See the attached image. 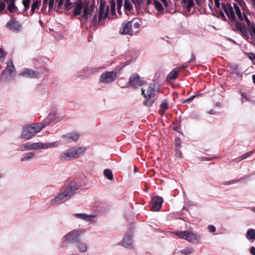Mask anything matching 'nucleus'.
Wrapping results in <instances>:
<instances>
[{
  "label": "nucleus",
  "instance_id": "obj_1",
  "mask_svg": "<svg viewBox=\"0 0 255 255\" xmlns=\"http://www.w3.org/2000/svg\"><path fill=\"white\" fill-rule=\"evenodd\" d=\"M78 187L77 183L74 181L64 186L52 200V203L59 205L65 202L71 198Z\"/></svg>",
  "mask_w": 255,
  "mask_h": 255
},
{
  "label": "nucleus",
  "instance_id": "obj_2",
  "mask_svg": "<svg viewBox=\"0 0 255 255\" xmlns=\"http://www.w3.org/2000/svg\"><path fill=\"white\" fill-rule=\"evenodd\" d=\"M86 149L84 147H71L62 152L60 156V158L62 161H69L83 155Z\"/></svg>",
  "mask_w": 255,
  "mask_h": 255
},
{
  "label": "nucleus",
  "instance_id": "obj_3",
  "mask_svg": "<svg viewBox=\"0 0 255 255\" xmlns=\"http://www.w3.org/2000/svg\"><path fill=\"white\" fill-rule=\"evenodd\" d=\"M175 234L179 238L186 240L192 243H198L201 239L199 235L194 234L188 231L177 232Z\"/></svg>",
  "mask_w": 255,
  "mask_h": 255
},
{
  "label": "nucleus",
  "instance_id": "obj_4",
  "mask_svg": "<svg viewBox=\"0 0 255 255\" xmlns=\"http://www.w3.org/2000/svg\"><path fill=\"white\" fill-rule=\"evenodd\" d=\"M156 99L155 94V85L153 83L149 84L146 92L145 100L144 104L146 106H151Z\"/></svg>",
  "mask_w": 255,
  "mask_h": 255
},
{
  "label": "nucleus",
  "instance_id": "obj_5",
  "mask_svg": "<svg viewBox=\"0 0 255 255\" xmlns=\"http://www.w3.org/2000/svg\"><path fill=\"white\" fill-rule=\"evenodd\" d=\"M15 72V67L12 62H9L6 68L2 72L1 74V80L3 82H7L8 80V77H13L14 76Z\"/></svg>",
  "mask_w": 255,
  "mask_h": 255
},
{
  "label": "nucleus",
  "instance_id": "obj_6",
  "mask_svg": "<svg viewBox=\"0 0 255 255\" xmlns=\"http://www.w3.org/2000/svg\"><path fill=\"white\" fill-rule=\"evenodd\" d=\"M221 5L223 11L226 13L229 19L231 21H235L236 16L234 10V7L231 5L230 2H221Z\"/></svg>",
  "mask_w": 255,
  "mask_h": 255
},
{
  "label": "nucleus",
  "instance_id": "obj_7",
  "mask_svg": "<svg viewBox=\"0 0 255 255\" xmlns=\"http://www.w3.org/2000/svg\"><path fill=\"white\" fill-rule=\"evenodd\" d=\"M117 73L115 71H106L100 76L99 81L102 83H109L112 82L116 79Z\"/></svg>",
  "mask_w": 255,
  "mask_h": 255
},
{
  "label": "nucleus",
  "instance_id": "obj_8",
  "mask_svg": "<svg viewBox=\"0 0 255 255\" xmlns=\"http://www.w3.org/2000/svg\"><path fill=\"white\" fill-rule=\"evenodd\" d=\"M129 85L137 88L145 84V82L141 79L139 75L137 73H133L130 75L128 82Z\"/></svg>",
  "mask_w": 255,
  "mask_h": 255
},
{
  "label": "nucleus",
  "instance_id": "obj_9",
  "mask_svg": "<svg viewBox=\"0 0 255 255\" xmlns=\"http://www.w3.org/2000/svg\"><path fill=\"white\" fill-rule=\"evenodd\" d=\"M82 234L79 230H74L65 236V238L66 241L70 242L78 243L80 241V237Z\"/></svg>",
  "mask_w": 255,
  "mask_h": 255
},
{
  "label": "nucleus",
  "instance_id": "obj_10",
  "mask_svg": "<svg viewBox=\"0 0 255 255\" xmlns=\"http://www.w3.org/2000/svg\"><path fill=\"white\" fill-rule=\"evenodd\" d=\"M6 27L13 32H18L21 28V24L15 18H11L6 23Z\"/></svg>",
  "mask_w": 255,
  "mask_h": 255
},
{
  "label": "nucleus",
  "instance_id": "obj_11",
  "mask_svg": "<svg viewBox=\"0 0 255 255\" xmlns=\"http://www.w3.org/2000/svg\"><path fill=\"white\" fill-rule=\"evenodd\" d=\"M35 134V130H34V128H32V126H26L23 129L21 134V138H24L25 139H29Z\"/></svg>",
  "mask_w": 255,
  "mask_h": 255
},
{
  "label": "nucleus",
  "instance_id": "obj_12",
  "mask_svg": "<svg viewBox=\"0 0 255 255\" xmlns=\"http://www.w3.org/2000/svg\"><path fill=\"white\" fill-rule=\"evenodd\" d=\"M132 23L133 21H129L123 23L120 30V33L122 34L132 35Z\"/></svg>",
  "mask_w": 255,
  "mask_h": 255
},
{
  "label": "nucleus",
  "instance_id": "obj_13",
  "mask_svg": "<svg viewBox=\"0 0 255 255\" xmlns=\"http://www.w3.org/2000/svg\"><path fill=\"white\" fill-rule=\"evenodd\" d=\"M163 202V198L160 196H155L152 199L151 210L159 211Z\"/></svg>",
  "mask_w": 255,
  "mask_h": 255
},
{
  "label": "nucleus",
  "instance_id": "obj_14",
  "mask_svg": "<svg viewBox=\"0 0 255 255\" xmlns=\"http://www.w3.org/2000/svg\"><path fill=\"white\" fill-rule=\"evenodd\" d=\"M19 75L31 78H39L40 76V74L38 72L30 69H24Z\"/></svg>",
  "mask_w": 255,
  "mask_h": 255
},
{
  "label": "nucleus",
  "instance_id": "obj_15",
  "mask_svg": "<svg viewBox=\"0 0 255 255\" xmlns=\"http://www.w3.org/2000/svg\"><path fill=\"white\" fill-rule=\"evenodd\" d=\"M109 7L107 6L106 8L105 5L101 3L99 6L98 20L101 21L103 19L107 18L109 15Z\"/></svg>",
  "mask_w": 255,
  "mask_h": 255
},
{
  "label": "nucleus",
  "instance_id": "obj_16",
  "mask_svg": "<svg viewBox=\"0 0 255 255\" xmlns=\"http://www.w3.org/2000/svg\"><path fill=\"white\" fill-rule=\"evenodd\" d=\"M63 138L68 142H72L78 140L80 137V134L78 132H71L62 136Z\"/></svg>",
  "mask_w": 255,
  "mask_h": 255
},
{
  "label": "nucleus",
  "instance_id": "obj_17",
  "mask_svg": "<svg viewBox=\"0 0 255 255\" xmlns=\"http://www.w3.org/2000/svg\"><path fill=\"white\" fill-rule=\"evenodd\" d=\"M84 7L83 2L82 0H78L75 3L74 11L73 15L75 16L80 15L82 12V9Z\"/></svg>",
  "mask_w": 255,
  "mask_h": 255
},
{
  "label": "nucleus",
  "instance_id": "obj_18",
  "mask_svg": "<svg viewBox=\"0 0 255 255\" xmlns=\"http://www.w3.org/2000/svg\"><path fill=\"white\" fill-rule=\"evenodd\" d=\"M180 68H175L174 69H173L167 76V81H172L176 79L177 77L178 73L180 71Z\"/></svg>",
  "mask_w": 255,
  "mask_h": 255
},
{
  "label": "nucleus",
  "instance_id": "obj_19",
  "mask_svg": "<svg viewBox=\"0 0 255 255\" xmlns=\"http://www.w3.org/2000/svg\"><path fill=\"white\" fill-rule=\"evenodd\" d=\"M122 245L124 247L126 248H132L133 245L131 237L130 236H128L127 237H125L123 240Z\"/></svg>",
  "mask_w": 255,
  "mask_h": 255
},
{
  "label": "nucleus",
  "instance_id": "obj_20",
  "mask_svg": "<svg viewBox=\"0 0 255 255\" xmlns=\"http://www.w3.org/2000/svg\"><path fill=\"white\" fill-rule=\"evenodd\" d=\"M75 216L77 218L81 219L86 221H91L95 217V216L89 215L83 213L75 214Z\"/></svg>",
  "mask_w": 255,
  "mask_h": 255
},
{
  "label": "nucleus",
  "instance_id": "obj_21",
  "mask_svg": "<svg viewBox=\"0 0 255 255\" xmlns=\"http://www.w3.org/2000/svg\"><path fill=\"white\" fill-rule=\"evenodd\" d=\"M233 7L235 9V11L238 18L241 20L243 21L244 20V13L245 12H243L242 13L241 9L239 7V6L238 5V4L236 3H233Z\"/></svg>",
  "mask_w": 255,
  "mask_h": 255
},
{
  "label": "nucleus",
  "instance_id": "obj_22",
  "mask_svg": "<svg viewBox=\"0 0 255 255\" xmlns=\"http://www.w3.org/2000/svg\"><path fill=\"white\" fill-rule=\"evenodd\" d=\"M93 7L91 5L90 9L89 8L88 5H86L84 7L83 13L82 14V17L86 21L88 19V15L91 14V11L93 10Z\"/></svg>",
  "mask_w": 255,
  "mask_h": 255
},
{
  "label": "nucleus",
  "instance_id": "obj_23",
  "mask_svg": "<svg viewBox=\"0 0 255 255\" xmlns=\"http://www.w3.org/2000/svg\"><path fill=\"white\" fill-rule=\"evenodd\" d=\"M41 0H34L32 5L31 8L30 10V15H33L36 9H38L40 5Z\"/></svg>",
  "mask_w": 255,
  "mask_h": 255
},
{
  "label": "nucleus",
  "instance_id": "obj_24",
  "mask_svg": "<svg viewBox=\"0 0 255 255\" xmlns=\"http://www.w3.org/2000/svg\"><path fill=\"white\" fill-rule=\"evenodd\" d=\"M15 2H12L8 4L7 9L11 13L16 12L18 11V8L15 5Z\"/></svg>",
  "mask_w": 255,
  "mask_h": 255
},
{
  "label": "nucleus",
  "instance_id": "obj_25",
  "mask_svg": "<svg viewBox=\"0 0 255 255\" xmlns=\"http://www.w3.org/2000/svg\"><path fill=\"white\" fill-rule=\"evenodd\" d=\"M246 238L249 240H255V230L249 229L246 234Z\"/></svg>",
  "mask_w": 255,
  "mask_h": 255
},
{
  "label": "nucleus",
  "instance_id": "obj_26",
  "mask_svg": "<svg viewBox=\"0 0 255 255\" xmlns=\"http://www.w3.org/2000/svg\"><path fill=\"white\" fill-rule=\"evenodd\" d=\"M46 126V124L43 123H37L35 125H33L32 126V128H34V130H35L36 133L39 132L41 129Z\"/></svg>",
  "mask_w": 255,
  "mask_h": 255
},
{
  "label": "nucleus",
  "instance_id": "obj_27",
  "mask_svg": "<svg viewBox=\"0 0 255 255\" xmlns=\"http://www.w3.org/2000/svg\"><path fill=\"white\" fill-rule=\"evenodd\" d=\"M154 4L155 8L159 11L162 14L164 13V9L162 6L161 3L156 0H154Z\"/></svg>",
  "mask_w": 255,
  "mask_h": 255
},
{
  "label": "nucleus",
  "instance_id": "obj_28",
  "mask_svg": "<svg viewBox=\"0 0 255 255\" xmlns=\"http://www.w3.org/2000/svg\"><path fill=\"white\" fill-rule=\"evenodd\" d=\"M57 119L56 115L54 114H49L47 118L45 119L44 123H48V125L50 123L54 122Z\"/></svg>",
  "mask_w": 255,
  "mask_h": 255
},
{
  "label": "nucleus",
  "instance_id": "obj_29",
  "mask_svg": "<svg viewBox=\"0 0 255 255\" xmlns=\"http://www.w3.org/2000/svg\"><path fill=\"white\" fill-rule=\"evenodd\" d=\"M31 0H22V4L24 6V11H27L30 7Z\"/></svg>",
  "mask_w": 255,
  "mask_h": 255
},
{
  "label": "nucleus",
  "instance_id": "obj_30",
  "mask_svg": "<svg viewBox=\"0 0 255 255\" xmlns=\"http://www.w3.org/2000/svg\"><path fill=\"white\" fill-rule=\"evenodd\" d=\"M104 174L105 176H106L108 179L110 180L113 179V175L112 171L109 169H106L104 171Z\"/></svg>",
  "mask_w": 255,
  "mask_h": 255
},
{
  "label": "nucleus",
  "instance_id": "obj_31",
  "mask_svg": "<svg viewBox=\"0 0 255 255\" xmlns=\"http://www.w3.org/2000/svg\"><path fill=\"white\" fill-rule=\"evenodd\" d=\"M33 153L32 152H29L27 153H26L23 156L22 158L21 159V161H24L25 160H29L32 158L33 156Z\"/></svg>",
  "mask_w": 255,
  "mask_h": 255
},
{
  "label": "nucleus",
  "instance_id": "obj_32",
  "mask_svg": "<svg viewBox=\"0 0 255 255\" xmlns=\"http://www.w3.org/2000/svg\"><path fill=\"white\" fill-rule=\"evenodd\" d=\"M254 152H255L254 150L250 151L249 152H248L243 154L242 156L238 157V159H239V161H240L244 159H246V158L250 157Z\"/></svg>",
  "mask_w": 255,
  "mask_h": 255
},
{
  "label": "nucleus",
  "instance_id": "obj_33",
  "mask_svg": "<svg viewBox=\"0 0 255 255\" xmlns=\"http://www.w3.org/2000/svg\"><path fill=\"white\" fill-rule=\"evenodd\" d=\"M160 108L163 111V112L168 109V101L167 100L162 101L161 105Z\"/></svg>",
  "mask_w": 255,
  "mask_h": 255
},
{
  "label": "nucleus",
  "instance_id": "obj_34",
  "mask_svg": "<svg viewBox=\"0 0 255 255\" xmlns=\"http://www.w3.org/2000/svg\"><path fill=\"white\" fill-rule=\"evenodd\" d=\"M78 249L81 252H85L87 250V245L85 243H81L78 246Z\"/></svg>",
  "mask_w": 255,
  "mask_h": 255
},
{
  "label": "nucleus",
  "instance_id": "obj_35",
  "mask_svg": "<svg viewBox=\"0 0 255 255\" xmlns=\"http://www.w3.org/2000/svg\"><path fill=\"white\" fill-rule=\"evenodd\" d=\"M125 8L128 10H130L132 9V6L128 0H125L124 2Z\"/></svg>",
  "mask_w": 255,
  "mask_h": 255
},
{
  "label": "nucleus",
  "instance_id": "obj_36",
  "mask_svg": "<svg viewBox=\"0 0 255 255\" xmlns=\"http://www.w3.org/2000/svg\"><path fill=\"white\" fill-rule=\"evenodd\" d=\"M234 21L235 23V27L236 29L240 32V33L241 32H243V31L245 30L241 26L240 22L237 20V19Z\"/></svg>",
  "mask_w": 255,
  "mask_h": 255
},
{
  "label": "nucleus",
  "instance_id": "obj_37",
  "mask_svg": "<svg viewBox=\"0 0 255 255\" xmlns=\"http://www.w3.org/2000/svg\"><path fill=\"white\" fill-rule=\"evenodd\" d=\"M241 180V179H237V180H231L230 181H224L222 184L224 185H228L230 184H232L234 183H236L238 182H239Z\"/></svg>",
  "mask_w": 255,
  "mask_h": 255
},
{
  "label": "nucleus",
  "instance_id": "obj_38",
  "mask_svg": "<svg viewBox=\"0 0 255 255\" xmlns=\"http://www.w3.org/2000/svg\"><path fill=\"white\" fill-rule=\"evenodd\" d=\"M31 144L32 143H30L29 142L26 143L25 144H24L22 146H21L19 150H24L25 149H31Z\"/></svg>",
  "mask_w": 255,
  "mask_h": 255
},
{
  "label": "nucleus",
  "instance_id": "obj_39",
  "mask_svg": "<svg viewBox=\"0 0 255 255\" xmlns=\"http://www.w3.org/2000/svg\"><path fill=\"white\" fill-rule=\"evenodd\" d=\"M244 20H245L246 22L247 25L248 26L250 27V28L252 27V25H253V23H252L249 20V19L248 18V16L246 13H244Z\"/></svg>",
  "mask_w": 255,
  "mask_h": 255
},
{
  "label": "nucleus",
  "instance_id": "obj_40",
  "mask_svg": "<svg viewBox=\"0 0 255 255\" xmlns=\"http://www.w3.org/2000/svg\"><path fill=\"white\" fill-rule=\"evenodd\" d=\"M241 96L243 99H245L246 101H251V97L249 96L246 93H241Z\"/></svg>",
  "mask_w": 255,
  "mask_h": 255
},
{
  "label": "nucleus",
  "instance_id": "obj_41",
  "mask_svg": "<svg viewBox=\"0 0 255 255\" xmlns=\"http://www.w3.org/2000/svg\"><path fill=\"white\" fill-rule=\"evenodd\" d=\"M219 14L221 19L223 21H227L226 17L224 13V11L222 10H219Z\"/></svg>",
  "mask_w": 255,
  "mask_h": 255
},
{
  "label": "nucleus",
  "instance_id": "obj_42",
  "mask_svg": "<svg viewBox=\"0 0 255 255\" xmlns=\"http://www.w3.org/2000/svg\"><path fill=\"white\" fill-rule=\"evenodd\" d=\"M72 2H70V0H65L64 6L67 10H69L71 8V5Z\"/></svg>",
  "mask_w": 255,
  "mask_h": 255
},
{
  "label": "nucleus",
  "instance_id": "obj_43",
  "mask_svg": "<svg viewBox=\"0 0 255 255\" xmlns=\"http://www.w3.org/2000/svg\"><path fill=\"white\" fill-rule=\"evenodd\" d=\"M194 5V2L193 0H188L187 5V9L189 10L192 7H193Z\"/></svg>",
  "mask_w": 255,
  "mask_h": 255
},
{
  "label": "nucleus",
  "instance_id": "obj_44",
  "mask_svg": "<svg viewBox=\"0 0 255 255\" xmlns=\"http://www.w3.org/2000/svg\"><path fill=\"white\" fill-rule=\"evenodd\" d=\"M197 96V95H194L190 97V98L184 100L182 102V103H190L193 99H194Z\"/></svg>",
  "mask_w": 255,
  "mask_h": 255
},
{
  "label": "nucleus",
  "instance_id": "obj_45",
  "mask_svg": "<svg viewBox=\"0 0 255 255\" xmlns=\"http://www.w3.org/2000/svg\"><path fill=\"white\" fill-rule=\"evenodd\" d=\"M175 156L179 157L180 158H181L182 152L179 150V148L175 147Z\"/></svg>",
  "mask_w": 255,
  "mask_h": 255
},
{
  "label": "nucleus",
  "instance_id": "obj_46",
  "mask_svg": "<svg viewBox=\"0 0 255 255\" xmlns=\"http://www.w3.org/2000/svg\"><path fill=\"white\" fill-rule=\"evenodd\" d=\"M40 143H33L31 144V149H40Z\"/></svg>",
  "mask_w": 255,
  "mask_h": 255
},
{
  "label": "nucleus",
  "instance_id": "obj_47",
  "mask_svg": "<svg viewBox=\"0 0 255 255\" xmlns=\"http://www.w3.org/2000/svg\"><path fill=\"white\" fill-rule=\"evenodd\" d=\"M5 8V2L2 0H0V12L3 11Z\"/></svg>",
  "mask_w": 255,
  "mask_h": 255
},
{
  "label": "nucleus",
  "instance_id": "obj_48",
  "mask_svg": "<svg viewBox=\"0 0 255 255\" xmlns=\"http://www.w3.org/2000/svg\"><path fill=\"white\" fill-rule=\"evenodd\" d=\"M192 250L189 249H186L181 251L182 254L183 255H189L192 253Z\"/></svg>",
  "mask_w": 255,
  "mask_h": 255
},
{
  "label": "nucleus",
  "instance_id": "obj_49",
  "mask_svg": "<svg viewBox=\"0 0 255 255\" xmlns=\"http://www.w3.org/2000/svg\"><path fill=\"white\" fill-rule=\"evenodd\" d=\"M115 7H116V4L115 2V0H112L111 1V11H112V13H114L115 12V11H116Z\"/></svg>",
  "mask_w": 255,
  "mask_h": 255
},
{
  "label": "nucleus",
  "instance_id": "obj_50",
  "mask_svg": "<svg viewBox=\"0 0 255 255\" xmlns=\"http://www.w3.org/2000/svg\"><path fill=\"white\" fill-rule=\"evenodd\" d=\"M240 34L242 35V36L246 40H248L249 37L247 34L246 29H245L243 31V32H241Z\"/></svg>",
  "mask_w": 255,
  "mask_h": 255
},
{
  "label": "nucleus",
  "instance_id": "obj_51",
  "mask_svg": "<svg viewBox=\"0 0 255 255\" xmlns=\"http://www.w3.org/2000/svg\"><path fill=\"white\" fill-rule=\"evenodd\" d=\"M248 57L253 61L254 64H255L254 60H255V54L252 52L249 54Z\"/></svg>",
  "mask_w": 255,
  "mask_h": 255
},
{
  "label": "nucleus",
  "instance_id": "obj_52",
  "mask_svg": "<svg viewBox=\"0 0 255 255\" xmlns=\"http://www.w3.org/2000/svg\"><path fill=\"white\" fill-rule=\"evenodd\" d=\"M54 4V0H49V9H52Z\"/></svg>",
  "mask_w": 255,
  "mask_h": 255
},
{
  "label": "nucleus",
  "instance_id": "obj_53",
  "mask_svg": "<svg viewBox=\"0 0 255 255\" xmlns=\"http://www.w3.org/2000/svg\"><path fill=\"white\" fill-rule=\"evenodd\" d=\"M131 21H133L132 27H133L134 28L136 29L140 27V25L138 22H134V20H132Z\"/></svg>",
  "mask_w": 255,
  "mask_h": 255
},
{
  "label": "nucleus",
  "instance_id": "obj_54",
  "mask_svg": "<svg viewBox=\"0 0 255 255\" xmlns=\"http://www.w3.org/2000/svg\"><path fill=\"white\" fill-rule=\"evenodd\" d=\"M208 229L211 233H214L216 231V228L213 225H209L208 227Z\"/></svg>",
  "mask_w": 255,
  "mask_h": 255
},
{
  "label": "nucleus",
  "instance_id": "obj_55",
  "mask_svg": "<svg viewBox=\"0 0 255 255\" xmlns=\"http://www.w3.org/2000/svg\"><path fill=\"white\" fill-rule=\"evenodd\" d=\"M6 55V52L2 48H0V58H3Z\"/></svg>",
  "mask_w": 255,
  "mask_h": 255
},
{
  "label": "nucleus",
  "instance_id": "obj_56",
  "mask_svg": "<svg viewBox=\"0 0 255 255\" xmlns=\"http://www.w3.org/2000/svg\"><path fill=\"white\" fill-rule=\"evenodd\" d=\"M181 142L179 138H176V147L177 148H179L181 146Z\"/></svg>",
  "mask_w": 255,
  "mask_h": 255
},
{
  "label": "nucleus",
  "instance_id": "obj_57",
  "mask_svg": "<svg viewBox=\"0 0 255 255\" xmlns=\"http://www.w3.org/2000/svg\"><path fill=\"white\" fill-rule=\"evenodd\" d=\"M123 0H117V8H120L122 5Z\"/></svg>",
  "mask_w": 255,
  "mask_h": 255
},
{
  "label": "nucleus",
  "instance_id": "obj_58",
  "mask_svg": "<svg viewBox=\"0 0 255 255\" xmlns=\"http://www.w3.org/2000/svg\"><path fill=\"white\" fill-rule=\"evenodd\" d=\"M215 7L219 8L220 6L221 3L219 0H214Z\"/></svg>",
  "mask_w": 255,
  "mask_h": 255
},
{
  "label": "nucleus",
  "instance_id": "obj_59",
  "mask_svg": "<svg viewBox=\"0 0 255 255\" xmlns=\"http://www.w3.org/2000/svg\"><path fill=\"white\" fill-rule=\"evenodd\" d=\"M250 252L252 255H255V248L253 246L251 247Z\"/></svg>",
  "mask_w": 255,
  "mask_h": 255
},
{
  "label": "nucleus",
  "instance_id": "obj_60",
  "mask_svg": "<svg viewBox=\"0 0 255 255\" xmlns=\"http://www.w3.org/2000/svg\"><path fill=\"white\" fill-rule=\"evenodd\" d=\"M57 1H58L57 6L58 8H59L63 5V2H64V0H58Z\"/></svg>",
  "mask_w": 255,
  "mask_h": 255
},
{
  "label": "nucleus",
  "instance_id": "obj_61",
  "mask_svg": "<svg viewBox=\"0 0 255 255\" xmlns=\"http://www.w3.org/2000/svg\"><path fill=\"white\" fill-rule=\"evenodd\" d=\"M40 148L45 149L48 147V146L47 145V144H44L42 143H40Z\"/></svg>",
  "mask_w": 255,
  "mask_h": 255
},
{
  "label": "nucleus",
  "instance_id": "obj_62",
  "mask_svg": "<svg viewBox=\"0 0 255 255\" xmlns=\"http://www.w3.org/2000/svg\"><path fill=\"white\" fill-rule=\"evenodd\" d=\"M134 4H137L138 5H140L142 3L143 0H134Z\"/></svg>",
  "mask_w": 255,
  "mask_h": 255
},
{
  "label": "nucleus",
  "instance_id": "obj_63",
  "mask_svg": "<svg viewBox=\"0 0 255 255\" xmlns=\"http://www.w3.org/2000/svg\"><path fill=\"white\" fill-rule=\"evenodd\" d=\"M161 1L163 2L165 7H167L168 6V2L166 0H161Z\"/></svg>",
  "mask_w": 255,
  "mask_h": 255
},
{
  "label": "nucleus",
  "instance_id": "obj_64",
  "mask_svg": "<svg viewBox=\"0 0 255 255\" xmlns=\"http://www.w3.org/2000/svg\"><path fill=\"white\" fill-rule=\"evenodd\" d=\"M241 26L244 29H246V25L244 22H240Z\"/></svg>",
  "mask_w": 255,
  "mask_h": 255
}]
</instances>
